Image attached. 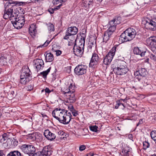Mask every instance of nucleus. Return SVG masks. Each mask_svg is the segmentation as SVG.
<instances>
[{
  "mask_svg": "<svg viewBox=\"0 0 156 156\" xmlns=\"http://www.w3.org/2000/svg\"><path fill=\"white\" fill-rule=\"evenodd\" d=\"M14 21H11V23L15 28L17 29H20L23 26L25 22V18L24 16L19 15L18 17L14 18Z\"/></svg>",
  "mask_w": 156,
  "mask_h": 156,
  "instance_id": "nucleus-1",
  "label": "nucleus"
},
{
  "mask_svg": "<svg viewBox=\"0 0 156 156\" xmlns=\"http://www.w3.org/2000/svg\"><path fill=\"white\" fill-rule=\"evenodd\" d=\"M76 41V39L73 47V52L75 55L81 57L83 54L84 45L79 43L77 45Z\"/></svg>",
  "mask_w": 156,
  "mask_h": 156,
  "instance_id": "nucleus-2",
  "label": "nucleus"
},
{
  "mask_svg": "<svg viewBox=\"0 0 156 156\" xmlns=\"http://www.w3.org/2000/svg\"><path fill=\"white\" fill-rule=\"evenodd\" d=\"M143 22L146 29L153 31L156 30V22L152 19L146 17Z\"/></svg>",
  "mask_w": 156,
  "mask_h": 156,
  "instance_id": "nucleus-3",
  "label": "nucleus"
},
{
  "mask_svg": "<svg viewBox=\"0 0 156 156\" xmlns=\"http://www.w3.org/2000/svg\"><path fill=\"white\" fill-rule=\"evenodd\" d=\"M26 2H22L13 1L12 0H10L8 2H6L5 5V9H7V10H13V9L9 8L10 6L14 7L15 10V8L18 6H23L25 5Z\"/></svg>",
  "mask_w": 156,
  "mask_h": 156,
  "instance_id": "nucleus-4",
  "label": "nucleus"
},
{
  "mask_svg": "<svg viewBox=\"0 0 156 156\" xmlns=\"http://www.w3.org/2000/svg\"><path fill=\"white\" fill-rule=\"evenodd\" d=\"M21 149L24 153L28 154L29 155L34 154L36 151L35 147L31 145H22Z\"/></svg>",
  "mask_w": 156,
  "mask_h": 156,
  "instance_id": "nucleus-5",
  "label": "nucleus"
},
{
  "mask_svg": "<svg viewBox=\"0 0 156 156\" xmlns=\"http://www.w3.org/2000/svg\"><path fill=\"white\" fill-rule=\"evenodd\" d=\"M88 67L86 65L79 64L74 69V73L77 75L80 76L87 73Z\"/></svg>",
  "mask_w": 156,
  "mask_h": 156,
  "instance_id": "nucleus-6",
  "label": "nucleus"
},
{
  "mask_svg": "<svg viewBox=\"0 0 156 156\" xmlns=\"http://www.w3.org/2000/svg\"><path fill=\"white\" fill-rule=\"evenodd\" d=\"M78 31V29L76 26L68 27L66 31V35L63 37V39L68 40L69 38V36L76 35Z\"/></svg>",
  "mask_w": 156,
  "mask_h": 156,
  "instance_id": "nucleus-7",
  "label": "nucleus"
},
{
  "mask_svg": "<svg viewBox=\"0 0 156 156\" xmlns=\"http://www.w3.org/2000/svg\"><path fill=\"white\" fill-rule=\"evenodd\" d=\"M52 151L48 146H46L43 147L41 151H39L36 153H34L32 156H47L51 154Z\"/></svg>",
  "mask_w": 156,
  "mask_h": 156,
  "instance_id": "nucleus-8",
  "label": "nucleus"
},
{
  "mask_svg": "<svg viewBox=\"0 0 156 156\" xmlns=\"http://www.w3.org/2000/svg\"><path fill=\"white\" fill-rule=\"evenodd\" d=\"M116 73L118 75H122L126 74L129 71V69L126 65V63L122 61Z\"/></svg>",
  "mask_w": 156,
  "mask_h": 156,
  "instance_id": "nucleus-9",
  "label": "nucleus"
},
{
  "mask_svg": "<svg viewBox=\"0 0 156 156\" xmlns=\"http://www.w3.org/2000/svg\"><path fill=\"white\" fill-rule=\"evenodd\" d=\"M147 74V72L145 68H140L138 70L135 71L134 73L135 77L140 81L143 78L145 77Z\"/></svg>",
  "mask_w": 156,
  "mask_h": 156,
  "instance_id": "nucleus-10",
  "label": "nucleus"
},
{
  "mask_svg": "<svg viewBox=\"0 0 156 156\" xmlns=\"http://www.w3.org/2000/svg\"><path fill=\"white\" fill-rule=\"evenodd\" d=\"M146 42L147 45L150 47L152 51L154 52L156 49V37L151 36L146 40Z\"/></svg>",
  "mask_w": 156,
  "mask_h": 156,
  "instance_id": "nucleus-11",
  "label": "nucleus"
},
{
  "mask_svg": "<svg viewBox=\"0 0 156 156\" xmlns=\"http://www.w3.org/2000/svg\"><path fill=\"white\" fill-rule=\"evenodd\" d=\"M33 62L34 66L36 68L37 72L44 67V63L42 59H36L33 60Z\"/></svg>",
  "mask_w": 156,
  "mask_h": 156,
  "instance_id": "nucleus-12",
  "label": "nucleus"
},
{
  "mask_svg": "<svg viewBox=\"0 0 156 156\" xmlns=\"http://www.w3.org/2000/svg\"><path fill=\"white\" fill-rule=\"evenodd\" d=\"M31 74V72L28 66L27 65L24 66L21 70L20 76L22 77H32V76H30Z\"/></svg>",
  "mask_w": 156,
  "mask_h": 156,
  "instance_id": "nucleus-13",
  "label": "nucleus"
},
{
  "mask_svg": "<svg viewBox=\"0 0 156 156\" xmlns=\"http://www.w3.org/2000/svg\"><path fill=\"white\" fill-rule=\"evenodd\" d=\"M119 40H121L122 42L130 41L133 39L128 34L127 32H126V30L122 33L120 36Z\"/></svg>",
  "mask_w": 156,
  "mask_h": 156,
  "instance_id": "nucleus-14",
  "label": "nucleus"
},
{
  "mask_svg": "<svg viewBox=\"0 0 156 156\" xmlns=\"http://www.w3.org/2000/svg\"><path fill=\"white\" fill-rule=\"evenodd\" d=\"M133 52L134 54L140 55L141 57H144L146 52V50H143L141 48L137 47H134L133 49Z\"/></svg>",
  "mask_w": 156,
  "mask_h": 156,
  "instance_id": "nucleus-15",
  "label": "nucleus"
},
{
  "mask_svg": "<svg viewBox=\"0 0 156 156\" xmlns=\"http://www.w3.org/2000/svg\"><path fill=\"white\" fill-rule=\"evenodd\" d=\"M44 134L46 138L50 141H52L56 137L55 134L51 132L48 129L45 130L44 132Z\"/></svg>",
  "mask_w": 156,
  "mask_h": 156,
  "instance_id": "nucleus-16",
  "label": "nucleus"
},
{
  "mask_svg": "<svg viewBox=\"0 0 156 156\" xmlns=\"http://www.w3.org/2000/svg\"><path fill=\"white\" fill-rule=\"evenodd\" d=\"M111 54L112 53L109 51L105 56L103 61L105 64L108 65L110 63L114 56L113 55Z\"/></svg>",
  "mask_w": 156,
  "mask_h": 156,
  "instance_id": "nucleus-17",
  "label": "nucleus"
},
{
  "mask_svg": "<svg viewBox=\"0 0 156 156\" xmlns=\"http://www.w3.org/2000/svg\"><path fill=\"white\" fill-rule=\"evenodd\" d=\"M65 2V0H53L52 2L55 5L59 4L58 5L54 6L53 8H51V10H58L60 8V7L62 5V3Z\"/></svg>",
  "mask_w": 156,
  "mask_h": 156,
  "instance_id": "nucleus-18",
  "label": "nucleus"
},
{
  "mask_svg": "<svg viewBox=\"0 0 156 156\" xmlns=\"http://www.w3.org/2000/svg\"><path fill=\"white\" fill-rule=\"evenodd\" d=\"M122 61L117 60L115 61L114 63L111 65L112 68L113 69L114 73L116 74L119 68V64L120 65Z\"/></svg>",
  "mask_w": 156,
  "mask_h": 156,
  "instance_id": "nucleus-19",
  "label": "nucleus"
},
{
  "mask_svg": "<svg viewBox=\"0 0 156 156\" xmlns=\"http://www.w3.org/2000/svg\"><path fill=\"white\" fill-rule=\"evenodd\" d=\"M32 79V77H22L20 76V83L22 85H25L28 83Z\"/></svg>",
  "mask_w": 156,
  "mask_h": 156,
  "instance_id": "nucleus-20",
  "label": "nucleus"
},
{
  "mask_svg": "<svg viewBox=\"0 0 156 156\" xmlns=\"http://www.w3.org/2000/svg\"><path fill=\"white\" fill-rule=\"evenodd\" d=\"M44 55L46 62H50L54 59L53 55L51 52L47 53V52H46L44 54Z\"/></svg>",
  "mask_w": 156,
  "mask_h": 156,
  "instance_id": "nucleus-21",
  "label": "nucleus"
},
{
  "mask_svg": "<svg viewBox=\"0 0 156 156\" xmlns=\"http://www.w3.org/2000/svg\"><path fill=\"white\" fill-rule=\"evenodd\" d=\"M17 94V92L14 87L10 89L8 93V96L10 99L11 100L12 99L16 96Z\"/></svg>",
  "mask_w": 156,
  "mask_h": 156,
  "instance_id": "nucleus-22",
  "label": "nucleus"
},
{
  "mask_svg": "<svg viewBox=\"0 0 156 156\" xmlns=\"http://www.w3.org/2000/svg\"><path fill=\"white\" fill-rule=\"evenodd\" d=\"M126 32H127L128 34H129L132 39L135 37L136 33L135 30L131 28H129L126 29Z\"/></svg>",
  "mask_w": 156,
  "mask_h": 156,
  "instance_id": "nucleus-23",
  "label": "nucleus"
},
{
  "mask_svg": "<svg viewBox=\"0 0 156 156\" xmlns=\"http://www.w3.org/2000/svg\"><path fill=\"white\" fill-rule=\"evenodd\" d=\"M12 11L13 10H4L3 15V18L5 20H7L10 17H12V16H14Z\"/></svg>",
  "mask_w": 156,
  "mask_h": 156,
  "instance_id": "nucleus-24",
  "label": "nucleus"
},
{
  "mask_svg": "<svg viewBox=\"0 0 156 156\" xmlns=\"http://www.w3.org/2000/svg\"><path fill=\"white\" fill-rule=\"evenodd\" d=\"M71 119V118H70L69 117L67 116V115H66L59 122L65 125L69 123Z\"/></svg>",
  "mask_w": 156,
  "mask_h": 156,
  "instance_id": "nucleus-25",
  "label": "nucleus"
},
{
  "mask_svg": "<svg viewBox=\"0 0 156 156\" xmlns=\"http://www.w3.org/2000/svg\"><path fill=\"white\" fill-rule=\"evenodd\" d=\"M112 34L107 30L104 33L103 37V42H106L111 38Z\"/></svg>",
  "mask_w": 156,
  "mask_h": 156,
  "instance_id": "nucleus-26",
  "label": "nucleus"
},
{
  "mask_svg": "<svg viewBox=\"0 0 156 156\" xmlns=\"http://www.w3.org/2000/svg\"><path fill=\"white\" fill-rule=\"evenodd\" d=\"M120 48V47L119 45H115L111 49L109 52L114 55L115 52H119Z\"/></svg>",
  "mask_w": 156,
  "mask_h": 156,
  "instance_id": "nucleus-27",
  "label": "nucleus"
},
{
  "mask_svg": "<svg viewBox=\"0 0 156 156\" xmlns=\"http://www.w3.org/2000/svg\"><path fill=\"white\" fill-rule=\"evenodd\" d=\"M51 68V67H50L47 70L41 72L39 74H38L37 76H41L44 79H46L47 78V75L50 72Z\"/></svg>",
  "mask_w": 156,
  "mask_h": 156,
  "instance_id": "nucleus-28",
  "label": "nucleus"
},
{
  "mask_svg": "<svg viewBox=\"0 0 156 156\" xmlns=\"http://www.w3.org/2000/svg\"><path fill=\"white\" fill-rule=\"evenodd\" d=\"M61 110L59 112V114L58 118L57 117V120L59 122L62 119V118H63V117L65 115V114L68 112L67 110H66L64 109H61Z\"/></svg>",
  "mask_w": 156,
  "mask_h": 156,
  "instance_id": "nucleus-29",
  "label": "nucleus"
},
{
  "mask_svg": "<svg viewBox=\"0 0 156 156\" xmlns=\"http://www.w3.org/2000/svg\"><path fill=\"white\" fill-rule=\"evenodd\" d=\"M61 110V108H56L52 112V116L57 120V117L58 118L59 112Z\"/></svg>",
  "mask_w": 156,
  "mask_h": 156,
  "instance_id": "nucleus-30",
  "label": "nucleus"
},
{
  "mask_svg": "<svg viewBox=\"0 0 156 156\" xmlns=\"http://www.w3.org/2000/svg\"><path fill=\"white\" fill-rule=\"evenodd\" d=\"M91 59L100 63L102 59L99 57L98 55L96 53H93Z\"/></svg>",
  "mask_w": 156,
  "mask_h": 156,
  "instance_id": "nucleus-31",
  "label": "nucleus"
},
{
  "mask_svg": "<svg viewBox=\"0 0 156 156\" xmlns=\"http://www.w3.org/2000/svg\"><path fill=\"white\" fill-rule=\"evenodd\" d=\"M75 86L73 84L71 83L69 87V91L67 92L64 91V94H66V93L69 94L71 93V94H73L75 92L74 89Z\"/></svg>",
  "mask_w": 156,
  "mask_h": 156,
  "instance_id": "nucleus-32",
  "label": "nucleus"
},
{
  "mask_svg": "<svg viewBox=\"0 0 156 156\" xmlns=\"http://www.w3.org/2000/svg\"><path fill=\"white\" fill-rule=\"evenodd\" d=\"M35 140L37 142H41L43 140L41 134L39 133L35 132Z\"/></svg>",
  "mask_w": 156,
  "mask_h": 156,
  "instance_id": "nucleus-33",
  "label": "nucleus"
},
{
  "mask_svg": "<svg viewBox=\"0 0 156 156\" xmlns=\"http://www.w3.org/2000/svg\"><path fill=\"white\" fill-rule=\"evenodd\" d=\"M7 156H22L21 153L18 151H14L10 152Z\"/></svg>",
  "mask_w": 156,
  "mask_h": 156,
  "instance_id": "nucleus-34",
  "label": "nucleus"
},
{
  "mask_svg": "<svg viewBox=\"0 0 156 156\" xmlns=\"http://www.w3.org/2000/svg\"><path fill=\"white\" fill-rule=\"evenodd\" d=\"M7 57H5L4 55L2 56L0 58V64L1 65H7Z\"/></svg>",
  "mask_w": 156,
  "mask_h": 156,
  "instance_id": "nucleus-35",
  "label": "nucleus"
},
{
  "mask_svg": "<svg viewBox=\"0 0 156 156\" xmlns=\"http://www.w3.org/2000/svg\"><path fill=\"white\" fill-rule=\"evenodd\" d=\"M99 62L91 59L89 65V67L94 68H95L97 67V65L99 64Z\"/></svg>",
  "mask_w": 156,
  "mask_h": 156,
  "instance_id": "nucleus-36",
  "label": "nucleus"
},
{
  "mask_svg": "<svg viewBox=\"0 0 156 156\" xmlns=\"http://www.w3.org/2000/svg\"><path fill=\"white\" fill-rule=\"evenodd\" d=\"M84 5L85 7L89 6L93 3V0H83Z\"/></svg>",
  "mask_w": 156,
  "mask_h": 156,
  "instance_id": "nucleus-37",
  "label": "nucleus"
},
{
  "mask_svg": "<svg viewBox=\"0 0 156 156\" xmlns=\"http://www.w3.org/2000/svg\"><path fill=\"white\" fill-rule=\"evenodd\" d=\"M70 97L68 99V102L71 103H74L76 101V99L75 98V95L73 94H71V95H69Z\"/></svg>",
  "mask_w": 156,
  "mask_h": 156,
  "instance_id": "nucleus-38",
  "label": "nucleus"
},
{
  "mask_svg": "<svg viewBox=\"0 0 156 156\" xmlns=\"http://www.w3.org/2000/svg\"><path fill=\"white\" fill-rule=\"evenodd\" d=\"M46 25L48 26V30L50 32L54 31V25L52 23H49L46 24Z\"/></svg>",
  "mask_w": 156,
  "mask_h": 156,
  "instance_id": "nucleus-39",
  "label": "nucleus"
},
{
  "mask_svg": "<svg viewBox=\"0 0 156 156\" xmlns=\"http://www.w3.org/2000/svg\"><path fill=\"white\" fill-rule=\"evenodd\" d=\"M35 132L31 134H29L27 136V139L31 141L35 140Z\"/></svg>",
  "mask_w": 156,
  "mask_h": 156,
  "instance_id": "nucleus-40",
  "label": "nucleus"
},
{
  "mask_svg": "<svg viewBox=\"0 0 156 156\" xmlns=\"http://www.w3.org/2000/svg\"><path fill=\"white\" fill-rule=\"evenodd\" d=\"M29 32L30 34L32 36H35V32L36 31V29L35 27L34 28H32L31 27H30L29 29Z\"/></svg>",
  "mask_w": 156,
  "mask_h": 156,
  "instance_id": "nucleus-41",
  "label": "nucleus"
},
{
  "mask_svg": "<svg viewBox=\"0 0 156 156\" xmlns=\"http://www.w3.org/2000/svg\"><path fill=\"white\" fill-rule=\"evenodd\" d=\"M94 45V41H92L91 39L89 41L88 43V45L87 46V49L88 51L91 50L92 49V47Z\"/></svg>",
  "mask_w": 156,
  "mask_h": 156,
  "instance_id": "nucleus-42",
  "label": "nucleus"
},
{
  "mask_svg": "<svg viewBox=\"0 0 156 156\" xmlns=\"http://www.w3.org/2000/svg\"><path fill=\"white\" fill-rule=\"evenodd\" d=\"M115 22V24H120L121 21V17L120 16H115L113 19Z\"/></svg>",
  "mask_w": 156,
  "mask_h": 156,
  "instance_id": "nucleus-43",
  "label": "nucleus"
},
{
  "mask_svg": "<svg viewBox=\"0 0 156 156\" xmlns=\"http://www.w3.org/2000/svg\"><path fill=\"white\" fill-rule=\"evenodd\" d=\"M98 126H91L90 127V130L93 132H97V133L99 132V131L98 130Z\"/></svg>",
  "mask_w": 156,
  "mask_h": 156,
  "instance_id": "nucleus-44",
  "label": "nucleus"
},
{
  "mask_svg": "<svg viewBox=\"0 0 156 156\" xmlns=\"http://www.w3.org/2000/svg\"><path fill=\"white\" fill-rule=\"evenodd\" d=\"M86 37V36H81V38L80 40L79 43L81 44H82L83 45H84Z\"/></svg>",
  "mask_w": 156,
  "mask_h": 156,
  "instance_id": "nucleus-45",
  "label": "nucleus"
},
{
  "mask_svg": "<svg viewBox=\"0 0 156 156\" xmlns=\"http://www.w3.org/2000/svg\"><path fill=\"white\" fill-rule=\"evenodd\" d=\"M151 138L155 142L156 140V131H152L150 133Z\"/></svg>",
  "mask_w": 156,
  "mask_h": 156,
  "instance_id": "nucleus-46",
  "label": "nucleus"
},
{
  "mask_svg": "<svg viewBox=\"0 0 156 156\" xmlns=\"http://www.w3.org/2000/svg\"><path fill=\"white\" fill-rule=\"evenodd\" d=\"M116 27L115 26H111L109 27V28L107 30L110 33L111 32V33L112 34L113 32L115 31L116 30Z\"/></svg>",
  "mask_w": 156,
  "mask_h": 156,
  "instance_id": "nucleus-47",
  "label": "nucleus"
},
{
  "mask_svg": "<svg viewBox=\"0 0 156 156\" xmlns=\"http://www.w3.org/2000/svg\"><path fill=\"white\" fill-rule=\"evenodd\" d=\"M143 149L146 150L147 148L149 147L150 146V144L147 141H144L143 143Z\"/></svg>",
  "mask_w": 156,
  "mask_h": 156,
  "instance_id": "nucleus-48",
  "label": "nucleus"
},
{
  "mask_svg": "<svg viewBox=\"0 0 156 156\" xmlns=\"http://www.w3.org/2000/svg\"><path fill=\"white\" fill-rule=\"evenodd\" d=\"M116 104L115 107V108L116 109H117L119 108V107L122 104V100H117L116 101Z\"/></svg>",
  "mask_w": 156,
  "mask_h": 156,
  "instance_id": "nucleus-49",
  "label": "nucleus"
},
{
  "mask_svg": "<svg viewBox=\"0 0 156 156\" xmlns=\"http://www.w3.org/2000/svg\"><path fill=\"white\" fill-rule=\"evenodd\" d=\"M12 13H13V14L14 16H12V17H15V18L18 17H19V15L20 13H19V12L18 10H14V11H12Z\"/></svg>",
  "mask_w": 156,
  "mask_h": 156,
  "instance_id": "nucleus-50",
  "label": "nucleus"
},
{
  "mask_svg": "<svg viewBox=\"0 0 156 156\" xmlns=\"http://www.w3.org/2000/svg\"><path fill=\"white\" fill-rule=\"evenodd\" d=\"M149 57L153 62L156 61V56L154 54H150Z\"/></svg>",
  "mask_w": 156,
  "mask_h": 156,
  "instance_id": "nucleus-51",
  "label": "nucleus"
},
{
  "mask_svg": "<svg viewBox=\"0 0 156 156\" xmlns=\"http://www.w3.org/2000/svg\"><path fill=\"white\" fill-rule=\"evenodd\" d=\"M122 152L124 156H129V153L130 152V151L129 150L123 149L122 151Z\"/></svg>",
  "mask_w": 156,
  "mask_h": 156,
  "instance_id": "nucleus-52",
  "label": "nucleus"
},
{
  "mask_svg": "<svg viewBox=\"0 0 156 156\" xmlns=\"http://www.w3.org/2000/svg\"><path fill=\"white\" fill-rule=\"evenodd\" d=\"M51 40L50 41L47 40L41 46H39L37 48H39L40 47H42L43 46L44 47H46L50 43V42L51 41Z\"/></svg>",
  "mask_w": 156,
  "mask_h": 156,
  "instance_id": "nucleus-53",
  "label": "nucleus"
},
{
  "mask_svg": "<svg viewBox=\"0 0 156 156\" xmlns=\"http://www.w3.org/2000/svg\"><path fill=\"white\" fill-rule=\"evenodd\" d=\"M115 21L113 19L109 23V25L111 26H116L117 25L115 24Z\"/></svg>",
  "mask_w": 156,
  "mask_h": 156,
  "instance_id": "nucleus-54",
  "label": "nucleus"
},
{
  "mask_svg": "<svg viewBox=\"0 0 156 156\" xmlns=\"http://www.w3.org/2000/svg\"><path fill=\"white\" fill-rule=\"evenodd\" d=\"M9 135V133H4L2 135V137L4 140H6Z\"/></svg>",
  "mask_w": 156,
  "mask_h": 156,
  "instance_id": "nucleus-55",
  "label": "nucleus"
},
{
  "mask_svg": "<svg viewBox=\"0 0 156 156\" xmlns=\"http://www.w3.org/2000/svg\"><path fill=\"white\" fill-rule=\"evenodd\" d=\"M73 115L74 116H76L77 115H78V111L74 109V111H71Z\"/></svg>",
  "mask_w": 156,
  "mask_h": 156,
  "instance_id": "nucleus-56",
  "label": "nucleus"
},
{
  "mask_svg": "<svg viewBox=\"0 0 156 156\" xmlns=\"http://www.w3.org/2000/svg\"><path fill=\"white\" fill-rule=\"evenodd\" d=\"M34 87L32 85H28L27 87V89L28 91H31L33 89Z\"/></svg>",
  "mask_w": 156,
  "mask_h": 156,
  "instance_id": "nucleus-57",
  "label": "nucleus"
},
{
  "mask_svg": "<svg viewBox=\"0 0 156 156\" xmlns=\"http://www.w3.org/2000/svg\"><path fill=\"white\" fill-rule=\"evenodd\" d=\"M52 78H51V82H53L55 80L56 78V75L55 73H53L52 74Z\"/></svg>",
  "mask_w": 156,
  "mask_h": 156,
  "instance_id": "nucleus-58",
  "label": "nucleus"
},
{
  "mask_svg": "<svg viewBox=\"0 0 156 156\" xmlns=\"http://www.w3.org/2000/svg\"><path fill=\"white\" fill-rule=\"evenodd\" d=\"M68 108L69 110L70 111H74L75 109L73 105L72 104H70L68 106Z\"/></svg>",
  "mask_w": 156,
  "mask_h": 156,
  "instance_id": "nucleus-59",
  "label": "nucleus"
},
{
  "mask_svg": "<svg viewBox=\"0 0 156 156\" xmlns=\"http://www.w3.org/2000/svg\"><path fill=\"white\" fill-rule=\"evenodd\" d=\"M11 144L12 145H13L14 146H16L18 144V141H17L12 140Z\"/></svg>",
  "mask_w": 156,
  "mask_h": 156,
  "instance_id": "nucleus-60",
  "label": "nucleus"
},
{
  "mask_svg": "<svg viewBox=\"0 0 156 156\" xmlns=\"http://www.w3.org/2000/svg\"><path fill=\"white\" fill-rule=\"evenodd\" d=\"M86 148V146L84 145H81L79 147V150L80 151H83Z\"/></svg>",
  "mask_w": 156,
  "mask_h": 156,
  "instance_id": "nucleus-61",
  "label": "nucleus"
},
{
  "mask_svg": "<svg viewBox=\"0 0 156 156\" xmlns=\"http://www.w3.org/2000/svg\"><path fill=\"white\" fill-rule=\"evenodd\" d=\"M56 55L57 56H58L60 55L62 53V51L58 50H57L56 51Z\"/></svg>",
  "mask_w": 156,
  "mask_h": 156,
  "instance_id": "nucleus-62",
  "label": "nucleus"
},
{
  "mask_svg": "<svg viewBox=\"0 0 156 156\" xmlns=\"http://www.w3.org/2000/svg\"><path fill=\"white\" fill-rule=\"evenodd\" d=\"M86 30H85L84 29H83L82 30V32L81 33V36H86Z\"/></svg>",
  "mask_w": 156,
  "mask_h": 156,
  "instance_id": "nucleus-63",
  "label": "nucleus"
},
{
  "mask_svg": "<svg viewBox=\"0 0 156 156\" xmlns=\"http://www.w3.org/2000/svg\"><path fill=\"white\" fill-rule=\"evenodd\" d=\"M45 91L46 93L49 94L51 92V91L49 90V88L46 87L45 89Z\"/></svg>",
  "mask_w": 156,
  "mask_h": 156,
  "instance_id": "nucleus-64",
  "label": "nucleus"
}]
</instances>
